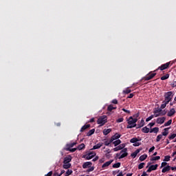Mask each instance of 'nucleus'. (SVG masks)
I'll use <instances>...</instances> for the list:
<instances>
[{
  "label": "nucleus",
  "instance_id": "nucleus-10",
  "mask_svg": "<svg viewBox=\"0 0 176 176\" xmlns=\"http://www.w3.org/2000/svg\"><path fill=\"white\" fill-rule=\"evenodd\" d=\"M165 120H166V118L162 117V118H158L157 119L156 122L158 124H163V123H164Z\"/></svg>",
  "mask_w": 176,
  "mask_h": 176
},
{
  "label": "nucleus",
  "instance_id": "nucleus-25",
  "mask_svg": "<svg viewBox=\"0 0 176 176\" xmlns=\"http://www.w3.org/2000/svg\"><path fill=\"white\" fill-rule=\"evenodd\" d=\"M113 144L115 146H118V145H120V144H122V141L120 140H117L114 142H113Z\"/></svg>",
  "mask_w": 176,
  "mask_h": 176
},
{
  "label": "nucleus",
  "instance_id": "nucleus-11",
  "mask_svg": "<svg viewBox=\"0 0 176 176\" xmlns=\"http://www.w3.org/2000/svg\"><path fill=\"white\" fill-rule=\"evenodd\" d=\"M113 162V160H111L108 162H106L104 164H102V168H105V167H108L112 164V162Z\"/></svg>",
  "mask_w": 176,
  "mask_h": 176
},
{
  "label": "nucleus",
  "instance_id": "nucleus-13",
  "mask_svg": "<svg viewBox=\"0 0 176 176\" xmlns=\"http://www.w3.org/2000/svg\"><path fill=\"white\" fill-rule=\"evenodd\" d=\"M144 126H145V120H144V119H142L140 122L138 124V126L136 127V129H141V127H144Z\"/></svg>",
  "mask_w": 176,
  "mask_h": 176
},
{
  "label": "nucleus",
  "instance_id": "nucleus-46",
  "mask_svg": "<svg viewBox=\"0 0 176 176\" xmlns=\"http://www.w3.org/2000/svg\"><path fill=\"white\" fill-rule=\"evenodd\" d=\"M176 137V133H173L172 135L168 136L169 140H174Z\"/></svg>",
  "mask_w": 176,
  "mask_h": 176
},
{
  "label": "nucleus",
  "instance_id": "nucleus-40",
  "mask_svg": "<svg viewBox=\"0 0 176 176\" xmlns=\"http://www.w3.org/2000/svg\"><path fill=\"white\" fill-rule=\"evenodd\" d=\"M129 155L127 153H123L120 157L119 159H123L124 157H126V156Z\"/></svg>",
  "mask_w": 176,
  "mask_h": 176
},
{
  "label": "nucleus",
  "instance_id": "nucleus-32",
  "mask_svg": "<svg viewBox=\"0 0 176 176\" xmlns=\"http://www.w3.org/2000/svg\"><path fill=\"white\" fill-rule=\"evenodd\" d=\"M71 164H63V168L68 170V168H71Z\"/></svg>",
  "mask_w": 176,
  "mask_h": 176
},
{
  "label": "nucleus",
  "instance_id": "nucleus-42",
  "mask_svg": "<svg viewBox=\"0 0 176 176\" xmlns=\"http://www.w3.org/2000/svg\"><path fill=\"white\" fill-rule=\"evenodd\" d=\"M171 157L170 155H166L164 157V162H170Z\"/></svg>",
  "mask_w": 176,
  "mask_h": 176
},
{
  "label": "nucleus",
  "instance_id": "nucleus-57",
  "mask_svg": "<svg viewBox=\"0 0 176 176\" xmlns=\"http://www.w3.org/2000/svg\"><path fill=\"white\" fill-rule=\"evenodd\" d=\"M148 126L150 127H153V126H155V122H150L148 124Z\"/></svg>",
  "mask_w": 176,
  "mask_h": 176
},
{
  "label": "nucleus",
  "instance_id": "nucleus-1",
  "mask_svg": "<svg viewBox=\"0 0 176 176\" xmlns=\"http://www.w3.org/2000/svg\"><path fill=\"white\" fill-rule=\"evenodd\" d=\"M126 122L128 125L126 126V129H133L134 127H137V122H138V118H133V116H130Z\"/></svg>",
  "mask_w": 176,
  "mask_h": 176
},
{
  "label": "nucleus",
  "instance_id": "nucleus-44",
  "mask_svg": "<svg viewBox=\"0 0 176 176\" xmlns=\"http://www.w3.org/2000/svg\"><path fill=\"white\" fill-rule=\"evenodd\" d=\"M145 165V163L142 162L138 165V169L142 170V168H144V166Z\"/></svg>",
  "mask_w": 176,
  "mask_h": 176
},
{
  "label": "nucleus",
  "instance_id": "nucleus-43",
  "mask_svg": "<svg viewBox=\"0 0 176 176\" xmlns=\"http://www.w3.org/2000/svg\"><path fill=\"white\" fill-rule=\"evenodd\" d=\"M72 174V170L68 169L65 173V176L71 175Z\"/></svg>",
  "mask_w": 176,
  "mask_h": 176
},
{
  "label": "nucleus",
  "instance_id": "nucleus-41",
  "mask_svg": "<svg viewBox=\"0 0 176 176\" xmlns=\"http://www.w3.org/2000/svg\"><path fill=\"white\" fill-rule=\"evenodd\" d=\"M131 89H129V88H127V89H124V90L123 91V94H130V92H131Z\"/></svg>",
  "mask_w": 176,
  "mask_h": 176
},
{
  "label": "nucleus",
  "instance_id": "nucleus-24",
  "mask_svg": "<svg viewBox=\"0 0 176 176\" xmlns=\"http://www.w3.org/2000/svg\"><path fill=\"white\" fill-rule=\"evenodd\" d=\"M113 109H116V107H114L112 104L109 105L107 107V111H109V112H112Z\"/></svg>",
  "mask_w": 176,
  "mask_h": 176
},
{
  "label": "nucleus",
  "instance_id": "nucleus-47",
  "mask_svg": "<svg viewBox=\"0 0 176 176\" xmlns=\"http://www.w3.org/2000/svg\"><path fill=\"white\" fill-rule=\"evenodd\" d=\"M162 112V109L160 108V109H155L154 111V113H155V115H157V113H161Z\"/></svg>",
  "mask_w": 176,
  "mask_h": 176
},
{
  "label": "nucleus",
  "instance_id": "nucleus-28",
  "mask_svg": "<svg viewBox=\"0 0 176 176\" xmlns=\"http://www.w3.org/2000/svg\"><path fill=\"white\" fill-rule=\"evenodd\" d=\"M138 141H141V140H138V138H133L132 139H131L130 142L131 144H134L135 142H138Z\"/></svg>",
  "mask_w": 176,
  "mask_h": 176
},
{
  "label": "nucleus",
  "instance_id": "nucleus-52",
  "mask_svg": "<svg viewBox=\"0 0 176 176\" xmlns=\"http://www.w3.org/2000/svg\"><path fill=\"white\" fill-rule=\"evenodd\" d=\"M137 155L138 154H136L135 151L131 154V156L134 159L135 157H137Z\"/></svg>",
  "mask_w": 176,
  "mask_h": 176
},
{
  "label": "nucleus",
  "instance_id": "nucleus-64",
  "mask_svg": "<svg viewBox=\"0 0 176 176\" xmlns=\"http://www.w3.org/2000/svg\"><path fill=\"white\" fill-rule=\"evenodd\" d=\"M65 173V170H62L61 171V173H60V174H58V175L57 176H61V175H63V174H64Z\"/></svg>",
  "mask_w": 176,
  "mask_h": 176
},
{
  "label": "nucleus",
  "instance_id": "nucleus-4",
  "mask_svg": "<svg viewBox=\"0 0 176 176\" xmlns=\"http://www.w3.org/2000/svg\"><path fill=\"white\" fill-rule=\"evenodd\" d=\"M168 67H170V62H168L165 64L162 65L155 71H157L159 69H160V71H164V69H167Z\"/></svg>",
  "mask_w": 176,
  "mask_h": 176
},
{
  "label": "nucleus",
  "instance_id": "nucleus-15",
  "mask_svg": "<svg viewBox=\"0 0 176 176\" xmlns=\"http://www.w3.org/2000/svg\"><path fill=\"white\" fill-rule=\"evenodd\" d=\"M168 130H170V127H168V128H165L164 129V132H162V135L163 136H164V137H166V135H168Z\"/></svg>",
  "mask_w": 176,
  "mask_h": 176
},
{
  "label": "nucleus",
  "instance_id": "nucleus-12",
  "mask_svg": "<svg viewBox=\"0 0 176 176\" xmlns=\"http://www.w3.org/2000/svg\"><path fill=\"white\" fill-rule=\"evenodd\" d=\"M120 137H122V135L119 133H116L114 135H113L111 138V141L114 142L115 140H119V138H120Z\"/></svg>",
  "mask_w": 176,
  "mask_h": 176
},
{
  "label": "nucleus",
  "instance_id": "nucleus-60",
  "mask_svg": "<svg viewBox=\"0 0 176 176\" xmlns=\"http://www.w3.org/2000/svg\"><path fill=\"white\" fill-rule=\"evenodd\" d=\"M133 97H134V94H130L129 96H127V98H133Z\"/></svg>",
  "mask_w": 176,
  "mask_h": 176
},
{
  "label": "nucleus",
  "instance_id": "nucleus-9",
  "mask_svg": "<svg viewBox=\"0 0 176 176\" xmlns=\"http://www.w3.org/2000/svg\"><path fill=\"white\" fill-rule=\"evenodd\" d=\"M93 163H91V162H85L82 164V168H90V167H91Z\"/></svg>",
  "mask_w": 176,
  "mask_h": 176
},
{
  "label": "nucleus",
  "instance_id": "nucleus-38",
  "mask_svg": "<svg viewBox=\"0 0 176 176\" xmlns=\"http://www.w3.org/2000/svg\"><path fill=\"white\" fill-rule=\"evenodd\" d=\"M120 167V162L116 163L113 165V168H119Z\"/></svg>",
  "mask_w": 176,
  "mask_h": 176
},
{
  "label": "nucleus",
  "instance_id": "nucleus-26",
  "mask_svg": "<svg viewBox=\"0 0 176 176\" xmlns=\"http://www.w3.org/2000/svg\"><path fill=\"white\" fill-rule=\"evenodd\" d=\"M75 145H76V142H73V143L67 144L66 145V148H69V149H70V148H74V146H75Z\"/></svg>",
  "mask_w": 176,
  "mask_h": 176
},
{
  "label": "nucleus",
  "instance_id": "nucleus-35",
  "mask_svg": "<svg viewBox=\"0 0 176 176\" xmlns=\"http://www.w3.org/2000/svg\"><path fill=\"white\" fill-rule=\"evenodd\" d=\"M173 123V120H169L168 122L164 123V126L167 127L168 126H170Z\"/></svg>",
  "mask_w": 176,
  "mask_h": 176
},
{
  "label": "nucleus",
  "instance_id": "nucleus-61",
  "mask_svg": "<svg viewBox=\"0 0 176 176\" xmlns=\"http://www.w3.org/2000/svg\"><path fill=\"white\" fill-rule=\"evenodd\" d=\"M153 151H155V146H152L149 150L148 152H153Z\"/></svg>",
  "mask_w": 176,
  "mask_h": 176
},
{
  "label": "nucleus",
  "instance_id": "nucleus-16",
  "mask_svg": "<svg viewBox=\"0 0 176 176\" xmlns=\"http://www.w3.org/2000/svg\"><path fill=\"white\" fill-rule=\"evenodd\" d=\"M170 170H171V166H166V167L163 168L162 173H167V171H170Z\"/></svg>",
  "mask_w": 176,
  "mask_h": 176
},
{
  "label": "nucleus",
  "instance_id": "nucleus-31",
  "mask_svg": "<svg viewBox=\"0 0 176 176\" xmlns=\"http://www.w3.org/2000/svg\"><path fill=\"white\" fill-rule=\"evenodd\" d=\"M170 78V74H166V75L161 77V80H166V79H168Z\"/></svg>",
  "mask_w": 176,
  "mask_h": 176
},
{
  "label": "nucleus",
  "instance_id": "nucleus-55",
  "mask_svg": "<svg viewBox=\"0 0 176 176\" xmlns=\"http://www.w3.org/2000/svg\"><path fill=\"white\" fill-rule=\"evenodd\" d=\"M170 86H172L173 87H176V81H173L171 84Z\"/></svg>",
  "mask_w": 176,
  "mask_h": 176
},
{
  "label": "nucleus",
  "instance_id": "nucleus-56",
  "mask_svg": "<svg viewBox=\"0 0 176 176\" xmlns=\"http://www.w3.org/2000/svg\"><path fill=\"white\" fill-rule=\"evenodd\" d=\"M53 175V171H50L47 175H45V176H52Z\"/></svg>",
  "mask_w": 176,
  "mask_h": 176
},
{
  "label": "nucleus",
  "instance_id": "nucleus-5",
  "mask_svg": "<svg viewBox=\"0 0 176 176\" xmlns=\"http://www.w3.org/2000/svg\"><path fill=\"white\" fill-rule=\"evenodd\" d=\"M156 76V73L151 74L148 73L145 77L143 78L145 80H151V79H153Z\"/></svg>",
  "mask_w": 176,
  "mask_h": 176
},
{
  "label": "nucleus",
  "instance_id": "nucleus-27",
  "mask_svg": "<svg viewBox=\"0 0 176 176\" xmlns=\"http://www.w3.org/2000/svg\"><path fill=\"white\" fill-rule=\"evenodd\" d=\"M150 133H159V127H155L150 130Z\"/></svg>",
  "mask_w": 176,
  "mask_h": 176
},
{
  "label": "nucleus",
  "instance_id": "nucleus-39",
  "mask_svg": "<svg viewBox=\"0 0 176 176\" xmlns=\"http://www.w3.org/2000/svg\"><path fill=\"white\" fill-rule=\"evenodd\" d=\"M76 149H78V148H66L65 151H69V152H75Z\"/></svg>",
  "mask_w": 176,
  "mask_h": 176
},
{
  "label": "nucleus",
  "instance_id": "nucleus-45",
  "mask_svg": "<svg viewBox=\"0 0 176 176\" xmlns=\"http://www.w3.org/2000/svg\"><path fill=\"white\" fill-rule=\"evenodd\" d=\"M153 118H155V115H151V116H149L148 118H147L146 119V122H149L150 120H152V119H153Z\"/></svg>",
  "mask_w": 176,
  "mask_h": 176
},
{
  "label": "nucleus",
  "instance_id": "nucleus-49",
  "mask_svg": "<svg viewBox=\"0 0 176 176\" xmlns=\"http://www.w3.org/2000/svg\"><path fill=\"white\" fill-rule=\"evenodd\" d=\"M123 120H124V119L123 118H118L117 120V123H122V122H123Z\"/></svg>",
  "mask_w": 176,
  "mask_h": 176
},
{
  "label": "nucleus",
  "instance_id": "nucleus-8",
  "mask_svg": "<svg viewBox=\"0 0 176 176\" xmlns=\"http://www.w3.org/2000/svg\"><path fill=\"white\" fill-rule=\"evenodd\" d=\"M126 146V144H120L118 146L113 148L114 152H118V151H122L124 147Z\"/></svg>",
  "mask_w": 176,
  "mask_h": 176
},
{
  "label": "nucleus",
  "instance_id": "nucleus-3",
  "mask_svg": "<svg viewBox=\"0 0 176 176\" xmlns=\"http://www.w3.org/2000/svg\"><path fill=\"white\" fill-rule=\"evenodd\" d=\"M107 122L108 121H107V116H102L99 117V118L97 120L98 124H100V126H104V124H105V123H107Z\"/></svg>",
  "mask_w": 176,
  "mask_h": 176
},
{
  "label": "nucleus",
  "instance_id": "nucleus-21",
  "mask_svg": "<svg viewBox=\"0 0 176 176\" xmlns=\"http://www.w3.org/2000/svg\"><path fill=\"white\" fill-rule=\"evenodd\" d=\"M111 131H112V129H105L103 130V134L104 135H108V134H109V133H111Z\"/></svg>",
  "mask_w": 176,
  "mask_h": 176
},
{
  "label": "nucleus",
  "instance_id": "nucleus-50",
  "mask_svg": "<svg viewBox=\"0 0 176 176\" xmlns=\"http://www.w3.org/2000/svg\"><path fill=\"white\" fill-rule=\"evenodd\" d=\"M140 145H141V143L136 142L135 143H133V146H140Z\"/></svg>",
  "mask_w": 176,
  "mask_h": 176
},
{
  "label": "nucleus",
  "instance_id": "nucleus-19",
  "mask_svg": "<svg viewBox=\"0 0 176 176\" xmlns=\"http://www.w3.org/2000/svg\"><path fill=\"white\" fill-rule=\"evenodd\" d=\"M101 146H102V143L99 142L97 144H96L95 146H94L92 149H100V148H101Z\"/></svg>",
  "mask_w": 176,
  "mask_h": 176
},
{
  "label": "nucleus",
  "instance_id": "nucleus-59",
  "mask_svg": "<svg viewBox=\"0 0 176 176\" xmlns=\"http://www.w3.org/2000/svg\"><path fill=\"white\" fill-rule=\"evenodd\" d=\"M167 166V162H162L161 164V167H166Z\"/></svg>",
  "mask_w": 176,
  "mask_h": 176
},
{
  "label": "nucleus",
  "instance_id": "nucleus-18",
  "mask_svg": "<svg viewBox=\"0 0 176 176\" xmlns=\"http://www.w3.org/2000/svg\"><path fill=\"white\" fill-rule=\"evenodd\" d=\"M166 113H167V111L166 110H164L161 111V113H157V114H155L154 116L155 118H157L159 116H164V115H166Z\"/></svg>",
  "mask_w": 176,
  "mask_h": 176
},
{
  "label": "nucleus",
  "instance_id": "nucleus-36",
  "mask_svg": "<svg viewBox=\"0 0 176 176\" xmlns=\"http://www.w3.org/2000/svg\"><path fill=\"white\" fill-rule=\"evenodd\" d=\"M163 138V135L160 134L157 136L156 142H159Z\"/></svg>",
  "mask_w": 176,
  "mask_h": 176
},
{
  "label": "nucleus",
  "instance_id": "nucleus-37",
  "mask_svg": "<svg viewBox=\"0 0 176 176\" xmlns=\"http://www.w3.org/2000/svg\"><path fill=\"white\" fill-rule=\"evenodd\" d=\"M155 160H160V156H155L151 158V162H153Z\"/></svg>",
  "mask_w": 176,
  "mask_h": 176
},
{
  "label": "nucleus",
  "instance_id": "nucleus-6",
  "mask_svg": "<svg viewBox=\"0 0 176 176\" xmlns=\"http://www.w3.org/2000/svg\"><path fill=\"white\" fill-rule=\"evenodd\" d=\"M72 161V156L67 155L64 158L63 164H69Z\"/></svg>",
  "mask_w": 176,
  "mask_h": 176
},
{
  "label": "nucleus",
  "instance_id": "nucleus-63",
  "mask_svg": "<svg viewBox=\"0 0 176 176\" xmlns=\"http://www.w3.org/2000/svg\"><path fill=\"white\" fill-rule=\"evenodd\" d=\"M98 160V156H96L95 158L92 160V162H97Z\"/></svg>",
  "mask_w": 176,
  "mask_h": 176
},
{
  "label": "nucleus",
  "instance_id": "nucleus-48",
  "mask_svg": "<svg viewBox=\"0 0 176 176\" xmlns=\"http://www.w3.org/2000/svg\"><path fill=\"white\" fill-rule=\"evenodd\" d=\"M91 171H94V166L89 167V168L87 170V173H90Z\"/></svg>",
  "mask_w": 176,
  "mask_h": 176
},
{
  "label": "nucleus",
  "instance_id": "nucleus-58",
  "mask_svg": "<svg viewBox=\"0 0 176 176\" xmlns=\"http://www.w3.org/2000/svg\"><path fill=\"white\" fill-rule=\"evenodd\" d=\"M140 151H142V148H138V149H137V150L135 151V153L137 155H138L139 153L140 152Z\"/></svg>",
  "mask_w": 176,
  "mask_h": 176
},
{
  "label": "nucleus",
  "instance_id": "nucleus-54",
  "mask_svg": "<svg viewBox=\"0 0 176 176\" xmlns=\"http://www.w3.org/2000/svg\"><path fill=\"white\" fill-rule=\"evenodd\" d=\"M140 116V113H137L136 114H134L133 116V118H135V119H137V118H139Z\"/></svg>",
  "mask_w": 176,
  "mask_h": 176
},
{
  "label": "nucleus",
  "instance_id": "nucleus-51",
  "mask_svg": "<svg viewBox=\"0 0 176 176\" xmlns=\"http://www.w3.org/2000/svg\"><path fill=\"white\" fill-rule=\"evenodd\" d=\"M120 153H127V148H123V149L121 151Z\"/></svg>",
  "mask_w": 176,
  "mask_h": 176
},
{
  "label": "nucleus",
  "instance_id": "nucleus-22",
  "mask_svg": "<svg viewBox=\"0 0 176 176\" xmlns=\"http://www.w3.org/2000/svg\"><path fill=\"white\" fill-rule=\"evenodd\" d=\"M146 157H148V155L144 154L140 157L139 160H140V162H144V160H146Z\"/></svg>",
  "mask_w": 176,
  "mask_h": 176
},
{
  "label": "nucleus",
  "instance_id": "nucleus-17",
  "mask_svg": "<svg viewBox=\"0 0 176 176\" xmlns=\"http://www.w3.org/2000/svg\"><path fill=\"white\" fill-rule=\"evenodd\" d=\"M89 127H90V124H85L84 126H82L80 129V132L83 133V131H85V130H87Z\"/></svg>",
  "mask_w": 176,
  "mask_h": 176
},
{
  "label": "nucleus",
  "instance_id": "nucleus-14",
  "mask_svg": "<svg viewBox=\"0 0 176 176\" xmlns=\"http://www.w3.org/2000/svg\"><path fill=\"white\" fill-rule=\"evenodd\" d=\"M175 109L172 108L167 113V116L171 117L173 116L174 114L175 113Z\"/></svg>",
  "mask_w": 176,
  "mask_h": 176
},
{
  "label": "nucleus",
  "instance_id": "nucleus-20",
  "mask_svg": "<svg viewBox=\"0 0 176 176\" xmlns=\"http://www.w3.org/2000/svg\"><path fill=\"white\" fill-rule=\"evenodd\" d=\"M142 132L145 133L146 134H148V133H150L149 128L147 126H144L142 129Z\"/></svg>",
  "mask_w": 176,
  "mask_h": 176
},
{
  "label": "nucleus",
  "instance_id": "nucleus-34",
  "mask_svg": "<svg viewBox=\"0 0 176 176\" xmlns=\"http://www.w3.org/2000/svg\"><path fill=\"white\" fill-rule=\"evenodd\" d=\"M112 142H113L111 141V139H110V140H107L104 142V145L106 146H109V145H111V144H112Z\"/></svg>",
  "mask_w": 176,
  "mask_h": 176
},
{
  "label": "nucleus",
  "instance_id": "nucleus-23",
  "mask_svg": "<svg viewBox=\"0 0 176 176\" xmlns=\"http://www.w3.org/2000/svg\"><path fill=\"white\" fill-rule=\"evenodd\" d=\"M85 147H86V146L85 145V144L82 143L78 146L77 149L78 151H82V149H85Z\"/></svg>",
  "mask_w": 176,
  "mask_h": 176
},
{
  "label": "nucleus",
  "instance_id": "nucleus-2",
  "mask_svg": "<svg viewBox=\"0 0 176 176\" xmlns=\"http://www.w3.org/2000/svg\"><path fill=\"white\" fill-rule=\"evenodd\" d=\"M165 100L164 101L166 102V103L170 102L171 100H173V97H174V94H173V91H168L165 93L164 94Z\"/></svg>",
  "mask_w": 176,
  "mask_h": 176
},
{
  "label": "nucleus",
  "instance_id": "nucleus-7",
  "mask_svg": "<svg viewBox=\"0 0 176 176\" xmlns=\"http://www.w3.org/2000/svg\"><path fill=\"white\" fill-rule=\"evenodd\" d=\"M94 156H96V153L90 152L86 155V160H91V159H93Z\"/></svg>",
  "mask_w": 176,
  "mask_h": 176
},
{
  "label": "nucleus",
  "instance_id": "nucleus-29",
  "mask_svg": "<svg viewBox=\"0 0 176 176\" xmlns=\"http://www.w3.org/2000/svg\"><path fill=\"white\" fill-rule=\"evenodd\" d=\"M96 131V129H93L89 131V132L87 133V137H90V135H93V133Z\"/></svg>",
  "mask_w": 176,
  "mask_h": 176
},
{
  "label": "nucleus",
  "instance_id": "nucleus-30",
  "mask_svg": "<svg viewBox=\"0 0 176 176\" xmlns=\"http://www.w3.org/2000/svg\"><path fill=\"white\" fill-rule=\"evenodd\" d=\"M157 167H159V165H158V164L150 166V168H151L153 171H155V170H157Z\"/></svg>",
  "mask_w": 176,
  "mask_h": 176
},
{
  "label": "nucleus",
  "instance_id": "nucleus-33",
  "mask_svg": "<svg viewBox=\"0 0 176 176\" xmlns=\"http://www.w3.org/2000/svg\"><path fill=\"white\" fill-rule=\"evenodd\" d=\"M167 104H168V103H167V102H166V101L164 100V101L163 102V104H161L160 109H164V108H166V107H167Z\"/></svg>",
  "mask_w": 176,
  "mask_h": 176
},
{
  "label": "nucleus",
  "instance_id": "nucleus-53",
  "mask_svg": "<svg viewBox=\"0 0 176 176\" xmlns=\"http://www.w3.org/2000/svg\"><path fill=\"white\" fill-rule=\"evenodd\" d=\"M122 111H123L125 112L126 113H131L130 110H127V109H124V108H123V109H122Z\"/></svg>",
  "mask_w": 176,
  "mask_h": 176
},
{
  "label": "nucleus",
  "instance_id": "nucleus-62",
  "mask_svg": "<svg viewBox=\"0 0 176 176\" xmlns=\"http://www.w3.org/2000/svg\"><path fill=\"white\" fill-rule=\"evenodd\" d=\"M112 104H118V100L113 99V100H112Z\"/></svg>",
  "mask_w": 176,
  "mask_h": 176
}]
</instances>
